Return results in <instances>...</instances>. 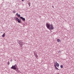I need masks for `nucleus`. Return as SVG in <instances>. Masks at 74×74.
Segmentation results:
<instances>
[{
    "instance_id": "1a4fd4ad",
    "label": "nucleus",
    "mask_w": 74,
    "mask_h": 74,
    "mask_svg": "<svg viewBox=\"0 0 74 74\" xmlns=\"http://www.w3.org/2000/svg\"><path fill=\"white\" fill-rule=\"evenodd\" d=\"M5 33H4V34L2 35V37H5Z\"/></svg>"
},
{
    "instance_id": "f257e3e1",
    "label": "nucleus",
    "mask_w": 74,
    "mask_h": 74,
    "mask_svg": "<svg viewBox=\"0 0 74 74\" xmlns=\"http://www.w3.org/2000/svg\"><path fill=\"white\" fill-rule=\"evenodd\" d=\"M46 26L47 28V29H48L49 30H50V29L51 30H53L54 29L53 27V25L52 24L50 25V24L49 23H46Z\"/></svg>"
},
{
    "instance_id": "0eeeda50",
    "label": "nucleus",
    "mask_w": 74,
    "mask_h": 74,
    "mask_svg": "<svg viewBox=\"0 0 74 74\" xmlns=\"http://www.w3.org/2000/svg\"><path fill=\"white\" fill-rule=\"evenodd\" d=\"M20 18L21 19H22L23 21H25V18H23L22 17H21Z\"/></svg>"
},
{
    "instance_id": "7ed1b4c3",
    "label": "nucleus",
    "mask_w": 74,
    "mask_h": 74,
    "mask_svg": "<svg viewBox=\"0 0 74 74\" xmlns=\"http://www.w3.org/2000/svg\"><path fill=\"white\" fill-rule=\"evenodd\" d=\"M16 67H17V65H16V64H15L14 65H13L11 68V69L15 70L16 69Z\"/></svg>"
},
{
    "instance_id": "20e7f679",
    "label": "nucleus",
    "mask_w": 74,
    "mask_h": 74,
    "mask_svg": "<svg viewBox=\"0 0 74 74\" xmlns=\"http://www.w3.org/2000/svg\"><path fill=\"white\" fill-rule=\"evenodd\" d=\"M14 19H15L18 21V23H21V20L20 19H19V18H18L16 17H14Z\"/></svg>"
},
{
    "instance_id": "9d476101",
    "label": "nucleus",
    "mask_w": 74,
    "mask_h": 74,
    "mask_svg": "<svg viewBox=\"0 0 74 74\" xmlns=\"http://www.w3.org/2000/svg\"><path fill=\"white\" fill-rule=\"evenodd\" d=\"M58 42H59L60 41V40L59 39H58L57 40Z\"/></svg>"
},
{
    "instance_id": "4468645a",
    "label": "nucleus",
    "mask_w": 74,
    "mask_h": 74,
    "mask_svg": "<svg viewBox=\"0 0 74 74\" xmlns=\"http://www.w3.org/2000/svg\"><path fill=\"white\" fill-rule=\"evenodd\" d=\"M22 1H24V0H22Z\"/></svg>"
},
{
    "instance_id": "f03ea898",
    "label": "nucleus",
    "mask_w": 74,
    "mask_h": 74,
    "mask_svg": "<svg viewBox=\"0 0 74 74\" xmlns=\"http://www.w3.org/2000/svg\"><path fill=\"white\" fill-rule=\"evenodd\" d=\"M54 66L56 70H59V69H58V68L56 67V66L57 67H59V64L56 61L55 62V64H54Z\"/></svg>"
},
{
    "instance_id": "423d86ee",
    "label": "nucleus",
    "mask_w": 74,
    "mask_h": 74,
    "mask_svg": "<svg viewBox=\"0 0 74 74\" xmlns=\"http://www.w3.org/2000/svg\"><path fill=\"white\" fill-rule=\"evenodd\" d=\"M34 55H35V56H36V58H38V55H37V53H34Z\"/></svg>"
},
{
    "instance_id": "ddd939ff",
    "label": "nucleus",
    "mask_w": 74,
    "mask_h": 74,
    "mask_svg": "<svg viewBox=\"0 0 74 74\" xmlns=\"http://www.w3.org/2000/svg\"><path fill=\"white\" fill-rule=\"evenodd\" d=\"M8 65H9V64H10V62H8Z\"/></svg>"
},
{
    "instance_id": "39448f33",
    "label": "nucleus",
    "mask_w": 74,
    "mask_h": 74,
    "mask_svg": "<svg viewBox=\"0 0 74 74\" xmlns=\"http://www.w3.org/2000/svg\"><path fill=\"white\" fill-rule=\"evenodd\" d=\"M19 42L21 45H23V42H22L21 40H19Z\"/></svg>"
},
{
    "instance_id": "dca6fc26",
    "label": "nucleus",
    "mask_w": 74,
    "mask_h": 74,
    "mask_svg": "<svg viewBox=\"0 0 74 74\" xmlns=\"http://www.w3.org/2000/svg\"><path fill=\"white\" fill-rule=\"evenodd\" d=\"M60 51H59V52H58V53H59V52H60Z\"/></svg>"
},
{
    "instance_id": "f8f14e48",
    "label": "nucleus",
    "mask_w": 74,
    "mask_h": 74,
    "mask_svg": "<svg viewBox=\"0 0 74 74\" xmlns=\"http://www.w3.org/2000/svg\"><path fill=\"white\" fill-rule=\"evenodd\" d=\"M13 12V14H15V13L16 12V11H15V10H14Z\"/></svg>"
},
{
    "instance_id": "9b49d317",
    "label": "nucleus",
    "mask_w": 74,
    "mask_h": 74,
    "mask_svg": "<svg viewBox=\"0 0 74 74\" xmlns=\"http://www.w3.org/2000/svg\"><path fill=\"white\" fill-rule=\"evenodd\" d=\"M60 67H61V68H63V65H61V66H60Z\"/></svg>"
},
{
    "instance_id": "6e6552de",
    "label": "nucleus",
    "mask_w": 74,
    "mask_h": 74,
    "mask_svg": "<svg viewBox=\"0 0 74 74\" xmlns=\"http://www.w3.org/2000/svg\"><path fill=\"white\" fill-rule=\"evenodd\" d=\"M16 15H17V16H18V17H21V15H20V14H18V13L16 14Z\"/></svg>"
},
{
    "instance_id": "2eb2a0df",
    "label": "nucleus",
    "mask_w": 74,
    "mask_h": 74,
    "mask_svg": "<svg viewBox=\"0 0 74 74\" xmlns=\"http://www.w3.org/2000/svg\"><path fill=\"white\" fill-rule=\"evenodd\" d=\"M52 8H54L53 6H52Z\"/></svg>"
}]
</instances>
